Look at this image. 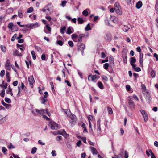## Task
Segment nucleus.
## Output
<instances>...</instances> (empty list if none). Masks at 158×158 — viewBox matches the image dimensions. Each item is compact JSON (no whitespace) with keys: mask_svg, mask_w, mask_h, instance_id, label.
Segmentation results:
<instances>
[{"mask_svg":"<svg viewBox=\"0 0 158 158\" xmlns=\"http://www.w3.org/2000/svg\"><path fill=\"white\" fill-rule=\"evenodd\" d=\"M5 100L6 102L8 103H10L11 102V100L10 99L8 98L7 97H6L5 98Z\"/></svg>","mask_w":158,"mask_h":158,"instance_id":"864d4df0","label":"nucleus"},{"mask_svg":"<svg viewBox=\"0 0 158 158\" xmlns=\"http://www.w3.org/2000/svg\"><path fill=\"white\" fill-rule=\"evenodd\" d=\"M8 148L9 149H11L15 148V147L12 145L11 143H10V145L8 146Z\"/></svg>","mask_w":158,"mask_h":158,"instance_id":"6e6d98bb","label":"nucleus"},{"mask_svg":"<svg viewBox=\"0 0 158 158\" xmlns=\"http://www.w3.org/2000/svg\"><path fill=\"white\" fill-rule=\"evenodd\" d=\"M18 16L20 18H22L23 17L22 10L21 9H19L18 10Z\"/></svg>","mask_w":158,"mask_h":158,"instance_id":"4be33fe9","label":"nucleus"},{"mask_svg":"<svg viewBox=\"0 0 158 158\" xmlns=\"http://www.w3.org/2000/svg\"><path fill=\"white\" fill-rule=\"evenodd\" d=\"M28 81L30 84L31 85H33V83H34L35 81L33 76H30L28 78Z\"/></svg>","mask_w":158,"mask_h":158,"instance_id":"6e6552de","label":"nucleus"},{"mask_svg":"<svg viewBox=\"0 0 158 158\" xmlns=\"http://www.w3.org/2000/svg\"><path fill=\"white\" fill-rule=\"evenodd\" d=\"M143 55L142 53H140V58H139V62L140 65L141 66L143 65Z\"/></svg>","mask_w":158,"mask_h":158,"instance_id":"a211bd4d","label":"nucleus"},{"mask_svg":"<svg viewBox=\"0 0 158 158\" xmlns=\"http://www.w3.org/2000/svg\"><path fill=\"white\" fill-rule=\"evenodd\" d=\"M109 66V64L108 63H106L104 64V67L106 69H107Z\"/></svg>","mask_w":158,"mask_h":158,"instance_id":"680f3d73","label":"nucleus"},{"mask_svg":"<svg viewBox=\"0 0 158 158\" xmlns=\"http://www.w3.org/2000/svg\"><path fill=\"white\" fill-rule=\"evenodd\" d=\"M142 5V3L140 1H139L136 5V7L137 9H140Z\"/></svg>","mask_w":158,"mask_h":158,"instance_id":"dca6fc26","label":"nucleus"},{"mask_svg":"<svg viewBox=\"0 0 158 158\" xmlns=\"http://www.w3.org/2000/svg\"><path fill=\"white\" fill-rule=\"evenodd\" d=\"M144 95L147 102L148 103H150L151 100V98L149 94L147 93V94H145Z\"/></svg>","mask_w":158,"mask_h":158,"instance_id":"ddd939ff","label":"nucleus"},{"mask_svg":"<svg viewBox=\"0 0 158 158\" xmlns=\"http://www.w3.org/2000/svg\"><path fill=\"white\" fill-rule=\"evenodd\" d=\"M129 29V28L126 25H124V27L123 28V30L124 32H127Z\"/></svg>","mask_w":158,"mask_h":158,"instance_id":"473e14b6","label":"nucleus"},{"mask_svg":"<svg viewBox=\"0 0 158 158\" xmlns=\"http://www.w3.org/2000/svg\"><path fill=\"white\" fill-rule=\"evenodd\" d=\"M136 61V60L135 57H131L130 61L131 64H134Z\"/></svg>","mask_w":158,"mask_h":158,"instance_id":"c85d7f7f","label":"nucleus"},{"mask_svg":"<svg viewBox=\"0 0 158 158\" xmlns=\"http://www.w3.org/2000/svg\"><path fill=\"white\" fill-rule=\"evenodd\" d=\"M14 26L12 23H9L8 26V27L10 29H11V30H13L12 28Z\"/></svg>","mask_w":158,"mask_h":158,"instance_id":"f704fd0d","label":"nucleus"},{"mask_svg":"<svg viewBox=\"0 0 158 158\" xmlns=\"http://www.w3.org/2000/svg\"><path fill=\"white\" fill-rule=\"evenodd\" d=\"M1 48L2 51L3 52H5L6 51V47L5 46L3 45H1Z\"/></svg>","mask_w":158,"mask_h":158,"instance_id":"09e8293b","label":"nucleus"},{"mask_svg":"<svg viewBox=\"0 0 158 158\" xmlns=\"http://www.w3.org/2000/svg\"><path fill=\"white\" fill-rule=\"evenodd\" d=\"M45 113V109L43 110L42 109H38L37 110V115L41 116L43 114Z\"/></svg>","mask_w":158,"mask_h":158,"instance_id":"0eeeda50","label":"nucleus"},{"mask_svg":"<svg viewBox=\"0 0 158 158\" xmlns=\"http://www.w3.org/2000/svg\"><path fill=\"white\" fill-rule=\"evenodd\" d=\"M102 78L103 81L104 83L108 81V79L107 77L106 76H102Z\"/></svg>","mask_w":158,"mask_h":158,"instance_id":"a878e982","label":"nucleus"},{"mask_svg":"<svg viewBox=\"0 0 158 158\" xmlns=\"http://www.w3.org/2000/svg\"><path fill=\"white\" fill-rule=\"evenodd\" d=\"M91 77V80L94 81L97 78V76L96 75H89L88 77V80L89 81H90V78Z\"/></svg>","mask_w":158,"mask_h":158,"instance_id":"1a4fd4ad","label":"nucleus"},{"mask_svg":"<svg viewBox=\"0 0 158 158\" xmlns=\"http://www.w3.org/2000/svg\"><path fill=\"white\" fill-rule=\"evenodd\" d=\"M98 87L101 89H103L104 88L102 83L99 81L98 83Z\"/></svg>","mask_w":158,"mask_h":158,"instance_id":"f3484780","label":"nucleus"},{"mask_svg":"<svg viewBox=\"0 0 158 158\" xmlns=\"http://www.w3.org/2000/svg\"><path fill=\"white\" fill-rule=\"evenodd\" d=\"M98 128H97V132L98 133H101V127H100V125H98L97 126Z\"/></svg>","mask_w":158,"mask_h":158,"instance_id":"4d7b16f0","label":"nucleus"},{"mask_svg":"<svg viewBox=\"0 0 158 158\" xmlns=\"http://www.w3.org/2000/svg\"><path fill=\"white\" fill-rule=\"evenodd\" d=\"M75 115L72 114L70 115L69 121L70 123L74 122L75 121Z\"/></svg>","mask_w":158,"mask_h":158,"instance_id":"423d86ee","label":"nucleus"},{"mask_svg":"<svg viewBox=\"0 0 158 158\" xmlns=\"http://www.w3.org/2000/svg\"><path fill=\"white\" fill-rule=\"evenodd\" d=\"M115 10L116 12V13L118 15H122V11L121 10V8L117 9H115Z\"/></svg>","mask_w":158,"mask_h":158,"instance_id":"6ab92c4d","label":"nucleus"},{"mask_svg":"<svg viewBox=\"0 0 158 158\" xmlns=\"http://www.w3.org/2000/svg\"><path fill=\"white\" fill-rule=\"evenodd\" d=\"M37 110H38V109H33L31 111L32 114L35 116H37Z\"/></svg>","mask_w":158,"mask_h":158,"instance_id":"58836bf2","label":"nucleus"},{"mask_svg":"<svg viewBox=\"0 0 158 158\" xmlns=\"http://www.w3.org/2000/svg\"><path fill=\"white\" fill-rule=\"evenodd\" d=\"M36 150L37 148L36 147H34L31 150V153L33 154H34L36 152Z\"/></svg>","mask_w":158,"mask_h":158,"instance_id":"37998d69","label":"nucleus"},{"mask_svg":"<svg viewBox=\"0 0 158 158\" xmlns=\"http://www.w3.org/2000/svg\"><path fill=\"white\" fill-rule=\"evenodd\" d=\"M134 70L136 72H139L141 70V68L139 67H136Z\"/></svg>","mask_w":158,"mask_h":158,"instance_id":"13d9d810","label":"nucleus"},{"mask_svg":"<svg viewBox=\"0 0 158 158\" xmlns=\"http://www.w3.org/2000/svg\"><path fill=\"white\" fill-rule=\"evenodd\" d=\"M69 45L71 47H73V43L71 41H69L68 42Z\"/></svg>","mask_w":158,"mask_h":158,"instance_id":"0e129e2a","label":"nucleus"},{"mask_svg":"<svg viewBox=\"0 0 158 158\" xmlns=\"http://www.w3.org/2000/svg\"><path fill=\"white\" fill-rule=\"evenodd\" d=\"M115 9L121 8L119 3L118 2H116L114 4Z\"/></svg>","mask_w":158,"mask_h":158,"instance_id":"2f4dec72","label":"nucleus"},{"mask_svg":"<svg viewBox=\"0 0 158 158\" xmlns=\"http://www.w3.org/2000/svg\"><path fill=\"white\" fill-rule=\"evenodd\" d=\"M115 157H112V158H123L122 155L121 154H118V155H115Z\"/></svg>","mask_w":158,"mask_h":158,"instance_id":"a18cd8bd","label":"nucleus"},{"mask_svg":"<svg viewBox=\"0 0 158 158\" xmlns=\"http://www.w3.org/2000/svg\"><path fill=\"white\" fill-rule=\"evenodd\" d=\"M49 127L52 129H57V124L54 122L50 121L48 123Z\"/></svg>","mask_w":158,"mask_h":158,"instance_id":"f257e3e1","label":"nucleus"},{"mask_svg":"<svg viewBox=\"0 0 158 158\" xmlns=\"http://www.w3.org/2000/svg\"><path fill=\"white\" fill-rule=\"evenodd\" d=\"M127 113L128 115L130 117H131L132 116V110L131 109H127V110H126Z\"/></svg>","mask_w":158,"mask_h":158,"instance_id":"5701e85b","label":"nucleus"},{"mask_svg":"<svg viewBox=\"0 0 158 158\" xmlns=\"http://www.w3.org/2000/svg\"><path fill=\"white\" fill-rule=\"evenodd\" d=\"M12 29H13L12 30H13V31H17L18 30L17 26H14Z\"/></svg>","mask_w":158,"mask_h":158,"instance_id":"e2e57ef3","label":"nucleus"},{"mask_svg":"<svg viewBox=\"0 0 158 158\" xmlns=\"http://www.w3.org/2000/svg\"><path fill=\"white\" fill-rule=\"evenodd\" d=\"M67 3V2L66 1H63L62 2L61 5L63 7H64Z\"/></svg>","mask_w":158,"mask_h":158,"instance_id":"5fc2aeb1","label":"nucleus"},{"mask_svg":"<svg viewBox=\"0 0 158 158\" xmlns=\"http://www.w3.org/2000/svg\"><path fill=\"white\" fill-rule=\"evenodd\" d=\"M35 48L38 52H41V49L40 47L37 46H36V45H35Z\"/></svg>","mask_w":158,"mask_h":158,"instance_id":"c03bdc74","label":"nucleus"},{"mask_svg":"<svg viewBox=\"0 0 158 158\" xmlns=\"http://www.w3.org/2000/svg\"><path fill=\"white\" fill-rule=\"evenodd\" d=\"M91 28L90 27V26L89 23H88L86 26V27L85 28V30L86 31H88L89 30H91Z\"/></svg>","mask_w":158,"mask_h":158,"instance_id":"4c0bfd02","label":"nucleus"},{"mask_svg":"<svg viewBox=\"0 0 158 158\" xmlns=\"http://www.w3.org/2000/svg\"><path fill=\"white\" fill-rule=\"evenodd\" d=\"M39 25L37 23L34 24H31L29 26V27L31 29H33L34 28L37 27H39Z\"/></svg>","mask_w":158,"mask_h":158,"instance_id":"9d476101","label":"nucleus"},{"mask_svg":"<svg viewBox=\"0 0 158 158\" xmlns=\"http://www.w3.org/2000/svg\"><path fill=\"white\" fill-rule=\"evenodd\" d=\"M140 112L142 115L145 122H147L148 120V116L147 112L144 110H141Z\"/></svg>","mask_w":158,"mask_h":158,"instance_id":"f03ea898","label":"nucleus"},{"mask_svg":"<svg viewBox=\"0 0 158 158\" xmlns=\"http://www.w3.org/2000/svg\"><path fill=\"white\" fill-rule=\"evenodd\" d=\"M5 73V70H2L0 73V76L2 77L4 75Z\"/></svg>","mask_w":158,"mask_h":158,"instance_id":"603ef678","label":"nucleus"},{"mask_svg":"<svg viewBox=\"0 0 158 158\" xmlns=\"http://www.w3.org/2000/svg\"><path fill=\"white\" fill-rule=\"evenodd\" d=\"M51 154H52V156H56V152L55 151L53 150L51 152Z\"/></svg>","mask_w":158,"mask_h":158,"instance_id":"69168bd1","label":"nucleus"},{"mask_svg":"<svg viewBox=\"0 0 158 158\" xmlns=\"http://www.w3.org/2000/svg\"><path fill=\"white\" fill-rule=\"evenodd\" d=\"M71 29H73L71 27H69L68 28L67 31V33L68 34H70L73 32V31H72Z\"/></svg>","mask_w":158,"mask_h":158,"instance_id":"bb28decb","label":"nucleus"},{"mask_svg":"<svg viewBox=\"0 0 158 158\" xmlns=\"http://www.w3.org/2000/svg\"><path fill=\"white\" fill-rule=\"evenodd\" d=\"M5 67L6 69L8 70L11 69L10 61L9 60H7L6 63Z\"/></svg>","mask_w":158,"mask_h":158,"instance_id":"20e7f679","label":"nucleus"},{"mask_svg":"<svg viewBox=\"0 0 158 158\" xmlns=\"http://www.w3.org/2000/svg\"><path fill=\"white\" fill-rule=\"evenodd\" d=\"M2 104L6 108H9L11 107V105H10L4 102H3L2 103Z\"/></svg>","mask_w":158,"mask_h":158,"instance_id":"a19ab883","label":"nucleus"},{"mask_svg":"<svg viewBox=\"0 0 158 158\" xmlns=\"http://www.w3.org/2000/svg\"><path fill=\"white\" fill-rule=\"evenodd\" d=\"M31 53L32 55L33 59L35 60L36 58V56L34 51H32Z\"/></svg>","mask_w":158,"mask_h":158,"instance_id":"ea45409f","label":"nucleus"},{"mask_svg":"<svg viewBox=\"0 0 158 158\" xmlns=\"http://www.w3.org/2000/svg\"><path fill=\"white\" fill-rule=\"evenodd\" d=\"M12 91V89L10 86H9L6 90V92L7 94H9L10 92H11Z\"/></svg>","mask_w":158,"mask_h":158,"instance_id":"3c124183","label":"nucleus"},{"mask_svg":"<svg viewBox=\"0 0 158 158\" xmlns=\"http://www.w3.org/2000/svg\"><path fill=\"white\" fill-rule=\"evenodd\" d=\"M71 36L72 39H73L75 38H78V35L76 34H73L71 35Z\"/></svg>","mask_w":158,"mask_h":158,"instance_id":"49530a36","label":"nucleus"},{"mask_svg":"<svg viewBox=\"0 0 158 158\" xmlns=\"http://www.w3.org/2000/svg\"><path fill=\"white\" fill-rule=\"evenodd\" d=\"M33 8L32 7H31L27 9V12L28 13H31L33 11Z\"/></svg>","mask_w":158,"mask_h":158,"instance_id":"e433bc0d","label":"nucleus"},{"mask_svg":"<svg viewBox=\"0 0 158 158\" xmlns=\"http://www.w3.org/2000/svg\"><path fill=\"white\" fill-rule=\"evenodd\" d=\"M6 115L5 117H3V116L0 115V123H2L4 122H5L7 119V118H6Z\"/></svg>","mask_w":158,"mask_h":158,"instance_id":"f8f14e48","label":"nucleus"},{"mask_svg":"<svg viewBox=\"0 0 158 158\" xmlns=\"http://www.w3.org/2000/svg\"><path fill=\"white\" fill-rule=\"evenodd\" d=\"M155 9L156 13L158 14V5H155Z\"/></svg>","mask_w":158,"mask_h":158,"instance_id":"774afa93","label":"nucleus"},{"mask_svg":"<svg viewBox=\"0 0 158 158\" xmlns=\"http://www.w3.org/2000/svg\"><path fill=\"white\" fill-rule=\"evenodd\" d=\"M91 152L93 154L97 155L98 153V151L94 147H90Z\"/></svg>","mask_w":158,"mask_h":158,"instance_id":"9b49d317","label":"nucleus"},{"mask_svg":"<svg viewBox=\"0 0 158 158\" xmlns=\"http://www.w3.org/2000/svg\"><path fill=\"white\" fill-rule=\"evenodd\" d=\"M66 145L67 147L69 149H71L72 148V146L70 144V143L68 142L66 144Z\"/></svg>","mask_w":158,"mask_h":158,"instance_id":"052dcab7","label":"nucleus"},{"mask_svg":"<svg viewBox=\"0 0 158 158\" xmlns=\"http://www.w3.org/2000/svg\"><path fill=\"white\" fill-rule=\"evenodd\" d=\"M57 43L60 46H62L63 45V42L61 40H59L57 41Z\"/></svg>","mask_w":158,"mask_h":158,"instance_id":"338daca9","label":"nucleus"},{"mask_svg":"<svg viewBox=\"0 0 158 158\" xmlns=\"http://www.w3.org/2000/svg\"><path fill=\"white\" fill-rule=\"evenodd\" d=\"M62 137L61 136H58L56 137V139L57 141H59L62 139Z\"/></svg>","mask_w":158,"mask_h":158,"instance_id":"bf43d9fd","label":"nucleus"},{"mask_svg":"<svg viewBox=\"0 0 158 158\" xmlns=\"http://www.w3.org/2000/svg\"><path fill=\"white\" fill-rule=\"evenodd\" d=\"M13 55L15 56H22V54L21 53H19V51L17 50H15L14 51Z\"/></svg>","mask_w":158,"mask_h":158,"instance_id":"4468645a","label":"nucleus"},{"mask_svg":"<svg viewBox=\"0 0 158 158\" xmlns=\"http://www.w3.org/2000/svg\"><path fill=\"white\" fill-rule=\"evenodd\" d=\"M66 29V27H65L64 26L62 27L61 28L60 30V31L61 34H63L65 33V30Z\"/></svg>","mask_w":158,"mask_h":158,"instance_id":"7c9ffc66","label":"nucleus"},{"mask_svg":"<svg viewBox=\"0 0 158 158\" xmlns=\"http://www.w3.org/2000/svg\"><path fill=\"white\" fill-rule=\"evenodd\" d=\"M2 152L4 154H6V152L7 151V150L5 147H2Z\"/></svg>","mask_w":158,"mask_h":158,"instance_id":"72a5a7b5","label":"nucleus"},{"mask_svg":"<svg viewBox=\"0 0 158 158\" xmlns=\"http://www.w3.org/2000/svg\"><path fill=\"white\" fill-rule=\"evenodd\" d=\"M5 94V90L4 89H3L2 90L0 94V95L2 97H3L4 96Z\"/></svg>","mask_w":158,"mask_h":158,"instance_id":"de8ad7c7","label":"nucleus"},{"mask_svg":"<svg viewBox=\"0 0 158 158\" xmlns=\"http://www.w3.org/2000/svg\"><path fill=\"white\" fill-rule=\"evenodd\" d=\"M78 23L79 24H82L84 22V20L82 18L79 17L77 19Z\"/></svg>","mask_w":158,"mask_h":158,"instance_id":"aec40b11","label":"nucleus"},{"mask_svg":"<svg viewBox=\"0 0 158 158\" xmlns=\"http://www.w3.org/2000/svg\"><path fill=\"white\" fill-rule=\"evenodd\" d=\"M151 75L152 78L154 77L155 76V73L154 71L152 70L151 72Z\"/></svg>","mask_w":158,"mask_h":158,"instance_id":"8fccbe9b","label":"nucleus"},{"mask_svg":"<svg viewBox=\"0 0 158 158\" xmlns=\"http://www.w3.org/2000/svg\"><path fill=\"white\" fill-rule=\"evenodd\" d=\"M85 48V46L83 44H81L79 46L78 48V51H80L81 52L82 54H83L84 53V50Z\"/></svg>","mask_w":158,"mask_h":158,"instance_id":"7ed1b4c3","label":"nucleus"},{"mask_svg":"<svg viewBox=\"0 0 158 158\" xmlns=\"http://www.w3.org/2000/svg\"><path fill=\"white\" fill-rule=\"evenodd\" d=\"M110 19L114 23H116L117 21V19L114 16H111Z\"/></svg>","mask_w":158,"mask_h":158,"instance_id":"412c9836","label":"nucleus"},{"mask_svg":"<svg viewBox=\"0 0 158 158\" xmlns=\"http://www.w3.org/2000/svg\"><path fill=\"white\" fill-rule=\"evenodd\" d=\"M90 10L89 9H87L84 10L82 12L83 15L85 16H87L88 15V11H89Z\"/></svg>","mask_w":158,"mask_h":158,"instance_id":"2eb2a0df","label":"nucleus"},{"mask_svg":"<svg viewBox=\"0 0 158 158\" xmlns=\"http://www.w3.org/2000/svg\"><path fill=\"white\" fill-rule=\"evenodd\" d=\"M64 110L63 111L67 115H69V113H71V112L70 111V109H62Z\"/></svg>","mask_w":158,"mask_h":158,"instance_id":"b1692460","label":"nucleus"},{"mask_svg":"<svg viewBox=\"0 0 158 158\" xmlns=\"http://www.w3.org/2000/svg\"><path fill=\"white\" fill-rule=\"evenodd\" d=\"M149 152L151 153V158H156L155 157L154 154L152 152V151L151 149H149Z\"/></svg>","mask_w":158,"mask_h":158,"instance_id":"79ce46f5","label":"nucleus"},{"mask_svg":"<svg viewBox=\"0 0 158 158\" xmlns=\"http://www.w3.org/2000/svg\"><path fill=\"white\" fill-rule=\"evenodd\" d=\"M130 108H134V104L132 100H130L128 102Z\"/></svg>","mask_w":158,"mask_h":158,"instance_id":"393cba45","label":"nucleus"},{"mask_svg":"<svg viewBox=\"0 0 158 158\" xmlns=\"http://www.w3.org/2000/svg\"><path fill=\"white\" fill-rule=\"evenodd\" d=\"M85 36L84 34H81L79 35V38L78 40V42L81 43L82 41V38Z\"/></svg>","mask_w":158,"mask_h":158,"instance_id":"c756f323","label":"nucleus"},{"mask_svg":"<svg viewBox=\"0 0 158 158\" xmlns=\"http://www.w3.org/2000/svg\"><path fill=\"white\" fill-rule=\"evenodd\" d=\"M89 130H90V131H89L90 132V133H91L92 134H94V131H93L92 130V125H91V123L90 121H89Z\"/></svg>","mask_w":158,"mask_h":158,"instance_id":"c9c22d12","label":"nucleus"},{"mask_svg":"<svg viewBox=\"0 0 158 158\" xmlns=\"http://www.w3.org/2000/svg\"><path fill=\"white\" fill-rule=\"evenodd\" d=\"M45 27L46 28L48 31H46L44 29V32L46 34H50L51 33V27L49 26V25L48 24H47L45 26Z\"/></svg>","mask_w":158,"mask_h":158,"instance_id":"39448f33","label":"nucleus"},{"mask_svg":"<svg viewBox=\"0 0 158 158\" xmlns=\"http://www.w3.org/2000/svg\"><path fill=\"white\" fill-rule=\"evenodd\" d=\"M46 98L43 97L41 98V101L42 103L44 104L47 102V99Z\"/></svg>","mask_w":158,"mask_h":158,"instance_id":"cd10ccee","label":"nucleus"}]
</instances>
